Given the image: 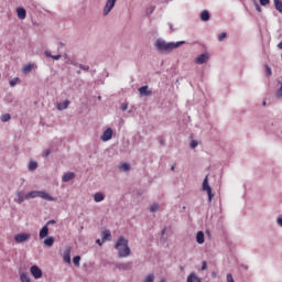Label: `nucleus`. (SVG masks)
Returning <instances> with one entry per match:
<instances>
[{"mask_svg": "<svg viewBox=\"0 0 282 282\" xmlns=\"http://www.w3.org/2000/svg\"><path fill=\"white\" fill-rule=\"evenodd\" d=\"M116 250H118V256L120 258L129 257L131 254V248H129V240L124 237H119L115 245Z\"/></svg>", "mask_w": 282, "mask_h": 282, "instance_id": "nucleus-1", "label": "nucleus"}, {"mask_svg": "<svg viewBox=\"0 0 282 282\" xmlns=\"http://www.w3.org/2000/svg\"><path fill=\"white\" fill-rule=\"evenodd\" d=\"M184 41L181 42H166L164 40H156L155 47L160 50V52H173V50H177L181 45H184Z\"/></svg>", "mask_w": 282, "mask_h": 282, "instance_id": "nucleus-2", "label": "nucleus"}, {"mask_svg": "<svg viewBox=\"0 0 282 282\" xmlns=\"http://www.w3.org/2000/svg\"><path fill=\"white\" fill-rule=\"evenodd\" d=\"M35 197H41V199H45L46 202H56V198L51 196L47 192L32 191L25 194L26 199H34Z\"/></svg>", "mask_w": 282, "mask_h": 282, "instance_id": "nucleus-3", "label": "nucleus"}, {"mask_svg": "<svg viewBox=\"0 0 282 282\" xmlns=\"http://www.w3.org/2000/svg\"><path fill=\"white\" fill-rule=\"evenodd\" d=\"M203 191H206L209 202H213V197H215V194H213V188L208 184V176H206L203 181Z\"/></svg>", "mask_w": 282, "mask_h": 282, "instance_id": "nucleus-4", "label": "nucleus"}, {"mask_svg": "<svg viewBox=\"0 0 282 282\" xmlns=\"http://www.w3.org/2000/svg\"><path fill=\"white\" fill-rule=\"evenodd\" d=\"M31 237L32 236L28 232L17 234L14 236V241H15V243H25V241H30Z\"/></svg>", "mask_w": 282, "mask_h": 282, "instance_id": "nucleus-5", "label": "nucleus"}, {"mask_svg": "<svg viewBox=\"0 0 282 282\" xmlns=\"http://www.w3.org/2000/svg\"><path fill=\"white\" fill-rule=\"evenodd\" d=\"M116 1L118 0H107V3L104 8V17H107L111 10H113V7L116 6Z\"/></svg>", "mask_w": 282, "mask_h": 282, "instance_id": "nucleus-6", "label": "nucleus"}, {"mask_svg": "<svg viewBox=\"0 0 282 282\" xmlns=\"http://www.w3.org/2000/svg\"><path fill=\"white\" fill-rule=\"evenodd\" d=\"M209 58L210 55L208 53H203L196 57L195 63L197 65H204V63H206Z\"/></svg>", "mask_w": 282, "mask_h": 282, "instance_id": "nucleus-7", "label": "nucleus"}, {"mask_svg": "<svg viewBox=\"0 0 282 282\" xmlns=\"http://www.w3.org/2000/svg\"><path fill=\"white\" fill-rule=\"evenodd\" d=\"M113 138V130L111 128H108L101 135L102 142H109Z\"/></svg>", "mask_w": 282, "mask_h": 282, "instance_id": "nucleus-8", "label": "nucleus"}, {"mask_svg": "<svg viewBox=\"0 0 282 282\" xmlns=\"http://www.w3.org/2000/svg\"><path fill=\"white\" fill-rule=\"evenodd\" d=\"M31 274L35 279H41L43 276V271L41 270V268L33 265L31 267Z\"/></svg>", "mask_w": 282, "mask_h": 282, "instance_id": "nucleus-9", "label": "nucleus"}, {"mask_svg": "<svg viewBox=\"0 0 282 282\" xmlns=\"http://www.w3.org/2000/svg\"><path fill=\"white\" fill-rule=\"evenodd\" d=\"M25 199H28L25 197V193L17 192V198H14L15 204H23V202H25Z\"/></svg>", "mask_w": 282, "mask_h": 282, "instance_id": "nucleus-10", "label": "nucleus"}, {"mask_svg": "<svg viewBox=\"0 0 282 282\" xmlns=\"http://www.w3.org/2000/svg\"><path fill=\"white\" fill-rule=\"evenodd\" d=\"M101 241L105 243V241H111V231L110 230H104L101 234Z\"/></svg>", "mask_w": 282, "mask_h": 282, "instance_id": "nucleus-11", "label": "nucleus"}, {"mask_svg": "<svg viewBox=\"0 0 282 282\" xmlns=\"http://www.w3.org/2000/svg\"><path fill=\"white\" fill-rule=\"evenodd\" d=\"M76 177V174L74 172L65 173L62 177V182H72Z\"/></svg>", "mask_w": 282, "mask_h": 282, "instance_id": "nucleus-12", "label": "nucleus"}, {"mask_svg": "<svg viewBox=\"0 0 282 282\" xmlns=\"http://www.w3.org/2000/svg\"><path fill=\"white\" fill-rule=\"evenodd\" d=\"M140 96H152L153 91L149 90V86L139 88Z\"/></svg>", "mask_w": 282, "mask_h": 282, "instance_id": "nucleus-13", "label": "nucleus"}, {"mask_svg": "<svg viewBox=\"0 0 282 282\" xmlns=\"http://www.w3.org/2000/svg\"><path fill=\"white\" fill-rule=\"evenodd\" d=\"M17 14H18V18L23 21L25 20V17L28 15V12L25 11V9L23 8H18L17 9Z\"/></svg>", "mask_w": 282, "mask_h": 282, "instance_id": "nucleus-14", "label": "nucleus"}, {"mask_svg": "<svg viewBox=\"0 0 282 282\" xmlns=\"http://www.w3.org/2000/svg\"><path fill=\"white\" fill-rule=\"evenodd\" d=\"M50 235V227L45 225L41 230H40V239H45Z\"/></svg>", "mask_w": 282, "mask_h": 282, "instance_id": "nucleus-15", "label": "nucleus"}, {"mask_svg": "<svg viewBox=\"0 0 282 282\" xmlns=\"http://www.w3.org/2000/svg\"><path fill=\"white\" fill-rule=\"evenodd\" d=\"M187 282H202V278L197 276V273L193 272L187 276Z\"/></svg>", "mask_w": 282, "mask_h": 282, "instance_id": "nucleus-16", "label": "nucleus"}, {"mask_svg": "<svg viewBox=\"0 0 282 282\" xmlns=\"http://www.w3.org/2000/svg\"><path fill=\"white\" fill-rule=\"evenodd\" d=\"M63 259H64L65 263H72V250L67 249L64 252Z\"/></svg>", "mask_w": 282, "mask_h": 282, "instance_id": "nucleus-17", "label": "nucleus"}, {"mask_svg": "<svg viewBox=\"0 0 282 282\" xmlns=\"http://www.w3.org/2000/svg\"><path fill=\"white\" fill-rule=\"evenodd\" d=\"M67 107H69V100H67V99L65 101L57 104L58 111H63V110L67 109Z\"/></svg>", "mask_w": 282, "mask_h": 282, "instance_id": "nucleus-18", "label": "nucleus"}, {"mask_svg": "<svg viewBox=\"0 0 282 282\" xmlns=\"http://www.w3.org/2000/svg\"><path fill=\"white\" fill-rule=\"evenodd\" d=\"M43 243L44 246H47V248H52L54 246V237H48L44 239Z\"/></svg>", "mask_w": 282, "mask_h": 282, "instance_id": "nucleus-19", "label": "nucleus"}, {"mask_svg": "<svg viewBox=\"0 0 282 282\" xmlns=\"http://www.w3.org/2000/svg\"><path fill=\"white\" fill-rule=\"evenodd\" d=\"M94 199H95V202H97V203L105 202V194H102V193H96V194L94 195Z\"/></svg>", "mask_w": 282, "mask_h": 282, "instance_id": "nucleus-20", "label": "nucleus"}, {"mask_svg": "<svg viewBox=\"0 0 282 282\" xmlns=\"http://www.w3.org/2000/svg\"><path fill=\"white\" fill-rule=\"evenodd\" d=\"M200 19H202L203 21H210V13H208L207 10L202 11V13H200Z\"/></svg>", "mask_w": 282, "mask_h": 282, "instance_id": "nucleus-21", "label": "nucleus"}, {"mask_svg": "<svg viewBox=\"0 0 282 282\" xmlns=\"http://www.w3.org/2000/svg\"><path fill=\"white\" fill-rule=\"evenodd\" d=\"M196 241L197 243L202 245L204 243L205 239H204V231H198L196 235Z\"/></svg>", "mask_w": 282, "mask_h": 282, "instance_id": "nucleus-22", "label": "nucleus"}, {"mask_svg": "<svg viewBox=\"0 0 282 282\" xmlns=\"http://www.w3.org/2000/svg\"><path fill=\"white\" fill-rule=\"evenodd\" d=\"M275 10H278V12L282 13V1L281 0H273Z\"/></svg>", "mask_w": 282, "mask_h": 282, "instance_id": "nucleus-23", "label": "nucleus"}, {"mask_svg": "<svg viewBox=\"0 0 282 282\" xmlns=\"http://www.w3.org/2000/svg\"><path fill=\"white\" fill-rule=\"evenodd\" d=\"M20 281L21 282H32V280L30 279V275H28V273H21Z\"/></svg>", "mask_w": 282, "mask_h": 282, "instance_id": "nucleus-24", "label": "nucleus"}, {"mask_svg": "<svg viewBox=\"0 0 282 282\" xmlns=\"http://www.w3.org/2000/svg\"><path fill=\"white\" fill-rule=\"evenodd\" d=\"M45 56H47V58H53L54 61H58L62 57V55H52V53L47 51L45 52Z\"/></svg>", "mask_w": 282, "mask_h": 282, "instance_id": "nucleus-25", "label": "nucleus"}, {"mask_svg": "<svg viewBox=\"0 0 282 282\" xmlns=\"http://www.w3.org/2000/svg\"><path fill=\"white\" fill-rule=\"evenodd\" d=\"M32 69H34V64H28L23 67L24 74H30Z\"/></svg>", "mask_w": 282, "mask_h": 282, "instance_id": "nucleus-26", "label": "nucleus"}, {"mask_svg": "<svg viewBox=\"0 0 282 282\" xmlns=\"http://www.w3.org/2000/svg\"><path fill=\"white\" fill-rule=\"evenodd\" d=\"M153 281H155V275L153 273L148 274L143 280V282H153Z\"/></svg>", "mask_w": 282, "mask_h": 282, "instance_id": "nucleus-27", "label": "nucleus"}, {"mask_svg": "<svg viewBox=\"0 0 282 282\" xmlns=\"http://www.w3.org/2000/svg\"><path fill=\"white\" fill-rule=\"evenodd\" d=\"M12 118V116H10V113H4L1 116L0 120L2 122H9V120Z\"/></svg>", "mask_w": 282, "mask_h": 282, "instance_id": "nucleus-28", "label": "nucleus"}, {"mask_svg": "<svg viewBox=\"0 0 282 282\" xmlns=\"http://www.w3.org/2000/svg\"><path fill=\"white\" fill-rule=\"evenodd\" d=\"M39 166V164L34 161H31L29 163V171H36V167Z\"/></svg>", "mask_w": 282, "mask_h": 282, "instance_id": "nucleus-29", "label": "nucleus"}, {"mask_svg": "<svg viewBox=\"0 0 282 282\" xmlns=\"http://www.w3.org/2000/svg\"><path fill=\"white\" fill-rule=\"evenodd\" d=\"M73 263L78 268L80 265V256H76L73 258Z\"/></svg>", "mask_w": 282, "mask_h": 282, "instance_id": "nucleus-30", "label": "nucleus"}, {"mask_svg": "<svg viewBox=\"0 0 282 282\" xmlns=\"http://www.w3.org/2000/svg\"><path fill=\"white\" fill-rule=\"evenodd\" d=\"M159 209H160V205H158V204H152L150 206V213H155Z\"/></svg>", "mask_w": 282, "mask_h": 282, "instance_id": "nucleus-31", "label": "nucleus"}, {"mask_svg": "<svg viewBox=\"0 0 282 282\" xmlns=\"http://www.w3.org/2000/svg\"><path fill=\"white\" fill-rule=\"evenodd\" d=\"M17 83H21V78L15 77V78L11 79V80H10V86H11V87H14V85H17Z\"/></svg>", "mask_w": 282, "mask_h": 282, "instance_id": "nucleus-32", "label": "nucleus"}, {"mask_svg": "<svg viewBox=\"0 0 282 282\" xmlns=\"http://www.w3.org/2000/svg\"><path fill=\"white\" fill-rule=\"evenodd\" d=\"M121 171H129L131 169V165L129 163H122L120 165Z\"/></svg>", "mask_w": 282, "mask_h": 282, "instance_id": "nucleus-33", "label": "nucleus"}, {"mask_svg": "<svg viewBox=\"0 0 282 282\" xmlns=\"http://www.w3.org/2000/svg\"><path fill=\"white\" fill-rule=\"evenodd\" d=\"M264 69L267 72V76H272V68L270 66L265 65Z\"/></svg>", "mask_w": 282, "mask_h": 282, "instance_id": "nucleus-34", "label": "nucleus"}, {"mask_svg": "<svg viewBox=\"0 0 282 282\" xmlns=\"http://www.w3.org/2000/svg\"><path fill=\"white\" fill-rule=\"evenodd\" d=\"M260 6H270V0H260Z\"/></svg>", "mask_w": 282, "mask_h": 282, "instance_id": "nucleus-35", "label": "nucleus"}, {"mask_svg": "<svg viewBox=\"0 0 282 282\" xmlns=\"http://www.w3.org/2000/svg\"><path fill=\"white\" fill-rule=\"evenodd\" d=\"M227 34L226 32H223L221 34L218 35V41H224V39H226Z\"/></svg>", "mask_w": 282, "mask_h": 282, "instance_id": "nucleus-36", "label": "nucleus"}, {"mask_svg": "<svg viewBox=\"0 0 282 282\" xmlns=\"http://www.w3.org/2000/svg\"><path fill=\"white\" fill-rule=\"evenodd\" d=\"M227 282H235V278H232L231 273L227 274Z\"/></svg>", "mask_w": 282, "mask_h": 282, "instance_id": "nucleus-37", "label": "nucleus"}, {"mask_svg": "<svg viewBox=\"0 0 282 282\" xmlns=\"http://www.w3.org/2000/svg\"><path fill=\"white\" fill-rule=\"evenodd\" d=\"M254 8L257 12H262L261 7L259 6V3H257V1L254 2Z\"/></svg>", "mask_w": 282, "mask_h": 282, "instance_id": "nucleus-38", "label": "nucleus"}, {"mask_svg": "<svg viewBox=\"0 0 282 282\" xmlns=\"http://www.w3.org/2000/svg\"><path fill=\"white\" fill-rule=\"evenodd\" d=\"M121 270H127V268H131V264H120Z\"/></svg>", "mask_w": 282, "mask_h": 282, "instance_id": "nucleus-39", "label": "nucleus"}, {"mask_svg": "<svg viewBox=\"0 0 282 282\" xmlns=\"http://www.w3.org/2000/svg\"><path fill=\"white\" fill-rule=\"evenodd\" d=\"M80 69H84V72H89V66L79 65Z\"/></svg>", "mask_w": 282, "mask_h": 282, "instance_id": "nucleus-40", "label": "nucleus"}, {"mask_svg": "<svg viewBox=\"0 0 282 282\" xmlns=\"http://www.w3.org/2000/svg\"><path fill=\"white\" fill-rule=\"evenodd\" d=\"M197 144H198L197 141L193 140V141L191 142V148H192V149H196Z\"/></svg>", "mask_w": 282, "mask_h": 282, "instance_id": "nucleus-41", "label": "nucleus"}, {"mask_svg": "<svg viewBox=\"0 0 282 282\" xmlns=\"http://www.w3.org/2000/svg\"><path fill=\"white\" fill-rule=\"evenodd\" d=\"M208 268V264L206 263V261H203L202 263V270H206Z\"/></svg>", "mask_w": 282, "mask_h": 282, "instance_id": "nucleus-42", "label": "nucleus"}, {"mask_svg": "<svg viewBox=\"0 0 282 282\" xmlns=\"http://www.w3.org/2000/svg\"><path fill=\"white\" fill-rule=\"evenodd\" d=\"M127 108H128L127 104L121 105V111H127Z\"/></svg>", "mask_w": 282, "mask_h": 282, "instance_id": "nucleus-43", "label": "nucleus"}, {"mask_svg": "<svg viewBox=\"0 0 282 282\" xmlns=\"http://www.w3.org/2000/svg\"><path fill=\"white\" fill-rule=\"evenodd\" d=\"M50 153H52L50 150H45V151H44V154H43L44 158H47V156L50 155Z\"/></svg>", "mask_w": 282, "mask_h": 282, "instance_id": "nucleus-44", "label": "nucleus"}, {"mask_svg": "<svg viewBox=\"0 0 282 282\" xmlns=\"http://www.w3.org/2000/svg\"><path fill=\"white\" fill-rule=\"evenodd\" d=\"M52 224H56V220H48V221L46 223V226H50V225H52Z\"/></svg>", "mask_w": 282, "mask_h": 282, "instance_id": "nucleus-45", "label": "nucleus"}, {"mask_svg": "<svg viewBox=\"0 0 282 282\" xmlns=\"http://www.w3.org/2000/svg\"><path fill=\"white\" fill-rule=\"evenodd\" d=\"M279 226H282V218H278Z\"/></svg>", "mask_w": 282, "mask_h": 282, "instance_id": "nucleus-46", "label": "nucleus"}, {"mask_svg": "<svg viewBox=\"0 0 282 282\" xmlns=\"http://www.w3.org/2000/svg\"><path fill=\"white\" fill-rule=\"evenodd\" d=\"M96 243L102 246V241H100V239H97V240H96Z\"/></svg>", "mask_w": 282, "mask_h": 282, "instance_id": "nucleus-47", "label": "nucleus"}, {"mask_svg": "<svg viewBox=\"0 0 282 282\" xmlns=\"http://www.w3.org/2000/svg\"><path fill=\"white\" fill-rule=\"evenodd\" d=\"M279 50H282V42L278 44Z\"/></svg>", "mask_w": 282, "mask_h": 282, "instance_id": "nucleus-48", "label": "nucleus"}, {"mask_svg": "<svg viewBox=\"0 0 282 282\" xmlns=\"http://www.w3.org/2000/svg\"><path fill=\"white\" fill-rule=\"evenodd\" d=\"M171 170L174 171V170H175V166H172Z\"/></svg>", "mask_w": 282, "mask_h": 282, "instance_id": "nucleus-49", "label": "nucleus"}, {"mask_svg": "<svg viewBox=\"0 0 282 282\" xmlns=\"http://www.w3.org/2000/svg\"><path fill=\"white\" fill-rule=\"evenodd\" d=\"M213 276H217V274H216V273H213Z\"/></svg>", "mask_w": 282, "mask_h": 282, "instance_id": "nucleus-50", "label": "nucleus"}, {"mask_svg": "<svg viewBox=\"0 0 282 282\" xmlns=\"http://www.w3.org/2000/svg\"><path fill=\"white\" fill-rule=\"evenodd\" d=\"M263 106H265V101H263Z\"/></svg>", "mask_w": 282, "mask_h": 282, "instance_id": "nucleus-51", "label": "nucleus"}]
</instances>
